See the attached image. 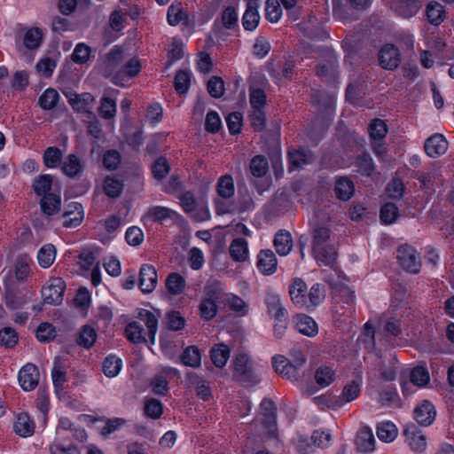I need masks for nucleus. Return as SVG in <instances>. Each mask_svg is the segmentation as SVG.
<instances>
[{
	"label": "nucleus",
	"instance_id": "nucleus-1",
	"mask_svg": "<svg viewBox=\"0 0 454 454\" xmlns=\"http://www.w3.org/2000/svg\"><path fill=\"white\" fill-rule=\"evenodd\" d=\"M159 313L145 309H141L137 313L138 319L146 326L143 328L140 322L132 321L125 328L127 339L134 344H154L158 331Z\"/></svg>",
	"mask_w": 454,
	"mask_h": 454
},
{
	"label": "nucleus",
	"instance_id": "nucleus-2",
	"mask_svg": "<svg viewBox=\"0 0 454 454\" xmlns=\"http://www.w3.org/2000/svg\"><path fill=\"white\" fill-rule=\"evenodd\" d=\"M235 378L247 387H254L262 381L263 368L247 354H237L233 360Z\"/></svg>",
	"mask_w": 454,
	"mask_h": 454
},
{
	"label": "nucleus",
	"instance_id": "nucleus-3",
	"mask_svg": "<svg viewBox=\"0 0 454 454\" xmlns=\"http://www.w3.org/2000/svg\"><path fill=\"white\" fill-rule=\"evenodd\" d=\"M223 289L220 283H211L205 286L203 297L199 305L200 315L206 321L212 320L218 313V301Z\"/></svg>",
	"mask_w": 454,
	"mask_h": 454
},
{
	"label": "nucleus",
	"instance_id": "nucleus-4",
	"mask_svg": "<svg viewBox=\"0 0 454 454\" xmlns=\"http://www.w3.org/2000/svg\"><path fill=\"white\" fill-rule=\"evenodd\" d=\"M260 417L255 419L254 426L257 427L258 424L262 425V431L259 432L260 435H265L268 438L277 437V421L275 403L270 399H263L260 404Z\"/></svg>",
	"mask_w": 454,
	"mask_h": 454
},
{
	"label": "nucleus",
	"instance_id": "nucleus-5",
	"mask_svg": "<svg viewBox=\"0 0 454 454\" xmlns=\"http://www.w3.org/2000/svg\"><path fill=\"white\" fill-rule=\"evenodd\" d=\"M142 184L143 178L137 168H132L123 176L115 173V199L121 194L125 187L129 192H135L140 189Z\"/></svg>",
	"mask_w": 454,
	"mask_h": 454
},
{
	"label": "nucleus",
	"instance_id": "nucleus-6",
	"mask_svg": "<svg viewBox=\"0 0 454 454\" xmlns=\"http://www.w3.org/2000/svg\"><path fill=\"white\" fill-rule=\"evenodd\" d=\"M66 289L65 281L61 278H50L42 289L43 301L50 305H59L63 301Z\"/></svg>",
	"mask_w": 454,
	"mask_h": 454
},
{
	"label": "nucleus",
	"instance_id": "nucleus-7",
	"mask_svg": "<svg viewBox=\"0 0 454 454\" xmlns=\"http://www.w3.org/2000/svg\"><path fill=\"white\" fill-rule=\"evenodd\" d=\"M397 260L404 270L411 274L419 272L421 264L413 247L408 245L400 246L397 250Z\"/></svg>",
	"mask_w": 454,
	"mask_h": 454
},
{
	"label": "nucleus",
	"instance_id": "nucleus-8",
	"mask_svg": "<svg viewBox=\"0 0 454 454\" xmlns=\"http://www.w3.org/2000/svg\"><path fill=\"white\" fill-rule=\"evenodd\" d=\"M83 218V207L79 202L67 204L60 216L61 224L65 228H75L79 226L82 223Z\"/></svg>",
	"mask_w": 454,
	"mask_h": 454
},
{
	"label": "nucleus",
	"instance_id": "nucleus-9",
	"mask_svg": "<svg viewBox=\"0 0 454 454\" xmlns=\"http://www.w3.org/2000/svg\"><path fill=\"white\" fill-rule=\"evenodd\" d=\"M141 70V63L136 57L130 58L121 68L115 72V86L124 87Z\"/></svg>",
	"mask_w": 454,
	"mask_h": 454
},
{
	"label": "nucleus",
	"instance_id": "nucleus-10",
	"mask_svg": "<svg viewBox=\"0 0 454 454\" xmlns=\"http://www.w3.org/2000/svg\"><path fill=\"white\" fill-rule=\"evenodd\" d=\"M362 386L363 377L359 372L354 380L344 385L340 396L336 400V407H341L345 403L356 400L361 392Z\"/></svg>",
	"mask_w": 454,
	"mask_h": 454
},
{
	"label": "nucleus",
	"instance_id": "nucleus-11",
	"mask_svg": "<svg viewBox=\"0 0 454 454\" xmlns=\"http://www.w3.org/2000/svg\"><path fill=\"white\" fill-rule=\"evenodd\" d=\"M18 380L24 391L35 389L39 382L38 368L33 364H27L19 372Z\"/></svg>",
	"mask_w": 454,
	"mask_h": 454
},
{
	"label": "nucleus",
	"instance_id": "nucleus-12",
	"mask_svg": "<svg viewBox=\"0 0 454 454\" xmlns=\"http://www.w3.org/2000/svg\"><path fill=\"white\" fill-rule=\"evenodd\" d=\"M403 434L405 441L413 451L423 452L426 450V436L416 425H407L404 428Z\"/></svg>",
	"mask_w": 454,
	"mask_h": 454
},
{
	"label": "nucleus",
	"instance_id": "nucleus-13",
	"mask_svg": "<svg viewBox=\"0 0 454 454\" xmlns=\"http://www.w3.org/2000/svg\"><path fill=\"white\" fill-rule=\"evenodd\" d=\"M268 313L278 323H285L287 311L281 302L280 296L274 292H268L265 296Z\"/></svg>",
	"mask_w": 454,
	"mask_h": 454
},
{
	"label": "nucleus",
	"instance_id": "nucleus-14",
	"mask_svg": "<svg viewBox=\"0 0 454 454\" xmlns=\"http://www.w3.org/2000/svg\"><path fill=\"white\" fill-rule=\"evenodd\" d=\"M158 278L155 268L151 264H144L140 268L138 286L144 294L152 293L157 286Z\"/></svg>",
	"mask_w": 454,
	"mask_h": 454
},
{
	"label": "nucleus",
	"instance_id": "nucleus-15",
	"mask_svg": "<svg viewBox=\"0 0 454 454\" xmlns=\"http://www.w3.org/2000/svg\"><path fill=\"white\" fill-rule=\"evenodd\" d=\"M380 66L388 70H393L400 64V54L398 49L393 44H386L379 53Z\"/></svg>",
	"mask_w": 454,
	"mask_h": 454
},
{
	"label": "nucleus",
	"instance_id": "nucleus-16",
	"mask_svg": "<svg viewBox=\"0 0 454 454\" xmlns=\"http://www.w3.org/2000/svg\"><path fill=\"white\" fill-rule=\"evenodd\" d=\"M426 153L431 158H437L446 153L448 141L439 133L428 137L424 145Z\"/></svg>",
	"mask_w": 454,
	"mask_h": 454
},
{
	"label": "nucleus",
	"instance_id": "nucleus-17",
	"mask_svg": "<svg viewBox=\"0 0 454 454\" xmlns=\"http://www.w3.org/2000/svg\"><path fill=\"white\" fill-rule=\"evenodd\" d=\"M308 287L306 283L301 279H294L293 285L289 288V294L294 304L301 309H309V301L307 299Z\"/></svg>",
	"mask_w": 454,
	"mask_h": 454
},
{
	"label": "nucleus",
	"instance_id": "nucleus-18",
	"mask_svg": "<svg viewBox=\"0 0 454 454\" xmlns=\"http://www.w3.org/2000/svg\"><path fill=\"white\" fill-rule=\"evenodd\" d=\"M256 266L263 275L270 276L276 272L278 260L275 254L270 250H262L257 255Z\"/></svg>",
	"mask_w": 454,
	"mask_h": 454
},
{
	"label": "nucleus",
	"instance_id": "nucleus-19",
	"mask_svg": "<svg viewBox=\"0 0 454 454\" xmlns=\"http://www.w3.org/2000/svg\"><path fill=\"white\" fill-rule=\"evenodd\" d=\"M259 0H248L242 16V26L247 31H254L259 25Z\"/></svg>",
	"mask_w": 454,
	"mask_h": 454
},
{
	"label": "nucleus",
	"instance_id": "nucleus-20",
	"mask_svg": "<svg viewBox=\"0 0 454 454\" xmlns=\"http://www.w3.org/2000/svg\"><path fill=\"white\" fill-rule=\"evenodd\" d=\"M272 366L276 372L288 380H295L299 377L296 366L282 355H276L272 357Z\"/></svg>",
	"mask_w": 454,
	"mask_h": 454
},
{
	"label": "nucleus",
	"instance_id": "nucleus-21",
	"mask_svg": "<svg viewBox=\"0 0 454 454\" xmlns=\"http://www.w3.org/2000/svg\"><path fill=\"white\" fill-rule=\"evenodd\" d=\"M436 416V411L432 403L424 401L414 410V418L416 421L422 426L431 425Z\"/></svg>",
	"mask_w": 454,
	"mask_h": 454
},
{
	"label": "nucleus",
	"instance_id": "nucleus-22",
	"mask_svg": "<svg viewBox=\"0 0 454 454\" xmlns=\"http://www.w3.org/2000/svg\"><path fill=\"white\" fill-rule=\"evenodd\" d=\"M312 255L319 266L332 267L337 258V252L333 245L323 246L312 250Z\"/></svg>",
	"mask_w": 454,
	"mask_h": 454
},
{
	"label": "nucleus",
	"instance_id": "nucleus-23",
	"mask_svg": "<svg viewBox=\"0 0 454 454\" xmlns=\"http://www.w3.org/2000/svg\"><path fill=\"white\" fill-rule=\"evenodd\" d=\"M35 422L27 413H20L13 425L14 432L21 437H29L35 432Z\"/></svg>",
	"mask_w": 454,
	"mask_h": 454
},
{
	"label": "nucleus",
	"instance_id": "nucleus-24",
	"mask_svg": "<svg viewBox=\"0 0 454 454\" xmlns=\"http://www.w3.org/2000/svg\"><path fill=\"white\" fill-rule=\"evenodd\" d=\"M294 320L295 327L300 333L308 337H314L317 334V324L311 317L301 314L297 315Z\"/></svg>",
	"mask_w": 454,
	"mask_h": 454
},
{
	"label": "nucleus",
	"instance_id": "nucleus-25",
	"mask_svg": "<svg viewBox=\"0 0 454 454\" xmlns=\"http://www.w3.org/2000/svg\"><path fill=\"white\" fill-rule=\"evenodd\" d=\"M65 96L74 110L80 113L88 112L90 105L93 101V97L90 93L76 94L68 92Z\"/></svg>",
	"mask_w": 454,
	"mask_h": 454
},
{
	"label": "nucleus",
	"instance_id": "nucleus-26",
	"mask_svg": "<svg viewBox=\"0 0 454 454\" xmlns=\"http://www.w3.org/2000/svg\"><path fill=\"white\" fill-rule=\"evenodd\" d=\"M225 304L236 316L245 317L248 314L249 305L239 295L229 293L225 294Z\"/></svg>",
	"mask_w": 454,
	"mask_h": 454
},
{
	"label": "nucleus",
	"instance_id": "nucleus-27",
	"mask_svg": "<svg viewBox=\"0 0 454 454\" xmlns=\"http://www.w3.org/2000/svg\"><path fill=\"white\" fill-rule=\"evenodd\" d=\"M178 214L166 207L153 206L150 207L144 216V219H150L159 223H163L168 219H174Z\"/></svg>",
	"mask_w": 454,
	"mask_h": 454
},
{
	"label": "nucleus",
	"instance_id": "nucleus-28",
	"mask_svg": "<svg viewBox=\"0 0 454 454\" xmlns=\"http://www.w3.org/2000/svg\"><path fill=\"white\" fill-rule=\"evenodd\" d=\"M229 250L231 258L235 262H245L249 256L248 243L243 238L234 239Z\"/></svg>",
	"mask_w": 454,
	"mask_h": 454
},
{
	"label": "nucleus",
	"instance_id": "nucleus-29",
	"mask_svg": "<svg viewBox=\"0 0 454 454\" xmlns=\"http://www.w3.org/2000/svg\"><path fill=\"white\" fill-rule=\"evenodd\" d=\"M274 247L280 256L287 255L292 249L293 240L291 234L286 231H279L274 238Z\"/></svg>",
	"mask_w": 454,
	"mask_h": 454
},
{
	"label": "nucleus",
	"instance_id": "nucleus-30",
	"mask_svg": "<svg viewBox=\"0 0 454 454\" xmlns=\"http://www.w3.org/2000/svg\"><path fill=\"white\" fill-rule=\"evenodd\" d=\"M310 153L303 149L292 150L288 153V169L294 171L307 165L310 160Z\"/></svg>",
	"mask_w": 454,
	"mask_h": 454
},
{
	"label": "nucleus",
	"instance_id": "nucleus-31",
	"mask_svg": "<svg viewBox=\"0 0 454 454\" xmlns=\"http://www.w3.org/2000/svg\"><path fill=\"white\" fill-rule=\"evenodd\" d=\"M334 192L340 200L347 201L350 200L355 192L353 182L347 177L338 178L335 183Z\"/></svg>",
	"mask_w": 454,
	"mask_h": 454
},
{
	"label": "nucleus",
	"instance_id": "nucleus-32",
	"mask_svg": "<svg viewBox=\"0 0 454 454\" xmlns=\"http://www.w3.org/2000/svg\"><path fill=\"white\" fill-rule=\"evenodd\" d=\"M231 350L229 347L223 343H219L211 348L210 357L213 364L218 367L223 368L227 364L230 358Z\"/></svg>",
	"mask_w": 454,
	"mask_h": 454
},
{
	"label": "nucleus",
	"instance_id": "nucleus-33",
	"mask_svg": "<svg viewBox=\"0 0 454 454\" xmlns=\"http://www.w3.org/2000/svg\"><path fill=\"white\" fill-rule=\"evenodd\" d=\"M393 8L400 16L411 18L418 12L420 5L418 0H396Z\"/></svg>",
	"mask_w": 454,
	"mask_h": 454
},
{
	"label": "nucleus",
	"instance_id": "nucleus-34",
	"mask_svg": "<svg viewBox=\"0 0 454 454\" xmlns=\"http://www.w3.org/2000/svg\"><path fill=\"white\" fill-rule=\"evenodd\" d=\"M216 192L221 199H231L235 193V185L231 175H223L219 177L216 184Z\"/></svg>",
	"mask_w": 454,
	"mask_h": 454
},
{
	"label": "nucleus",
	"instance_id": "nucleus-35",
	"mask_svg": "<svg viewBox=\"0 0 454 454\" xmlns=\"http://www.w3.org/2000/svg\"><path fill=\"white\" fill-rule=\"evenodd\" d=\"M336 373L333 367L322 364L315 372L316 383L321 387L330 386L335 380Z\"/></svg>",
	"mask_w": 454,
	"mask_h": 454
},
{
	"label": "nucleus",
	"instance_id": "nucleus-36",
	"mask_svg": "<svg viewBox=\"0 0 454 454\" xmlns=\"http://www.w3.org/2000/svg\"><path fill=\"white\" fill-rule=\"evenodd\" d=\"M426 14L428 21L434 25H440L445 18V9L443 5L436 1H431L426 8Z\"/></svg>",
	"mask_w": 454,
	"mask_h": 454
},
{
	"label": "nucleus",
	"instance_id": "nucleus-37",
	"mask_svg": "<svg viewBox=\"0 0 454 454\" xmlns=\"http://www.w3.org/2000/svg\"><path fill=\"white\" fill-rule=\"evenodd\" d=\"M97 332L90 325H83L76 337V343L78 346L89 349L91 348L97 340Z\"/></svg>",
	"mask_w": 454,
	"mask_h": 454
},
{
	"label": "nucleus",
	"instance_id": "nucleus-38",
	"mask_svg": "<svg viewBox=\"0 0 454 454\" xmlns=\"http://www.w3.org/2000/svg\"><path fill=\"white\" fill-rule=\"evenodd\" d=\"M411 383L419 388L426 387L430 381V375L427 369L421 365H417L410 371Z\"/></svg>",
	"mask_w": 454,
	"mask_h": 454
},
{
	"label": "nucleus",
	"instance_id": "nucleus-39",
	"mask_svg": "<svg viewBox=\"0 0 454 454\" xmlns=\"http://www.w3.org/2000/svg\"><path fill=\"white\" fill-rule=\"evenodd\" d=\"M41 208L47 215H52L59 212L61 205V199L54 193H48L41 199Z\"/></svg>",
	"mask_w": 454,
	"mask_h": 454
},
{
	"label": "nucleus",
	"instance_id": "nucleus-40",
	"mask_svg": "<svg viewBox=\"0 0 454 454\" xmlns=\"http://www.w3.org/2000/svg\"><path fill=\"white\" fill-rule=\"evenodd\" d=\"M377 436L385 442H393L397 436V428L391 421H383L377 426Z\"/></svg>",
	"mask_w": 454,
	"mask_h": 454
},
{
	"label": "nucleus",
	"instance_id": "nucleus-41",
	"mask_svg": "<svg viewBox=\"0 0 454 454\" xmlns=\"http://www.w3.org/2000/svg\"><path fill=\"white\" fill-rule=\"evenodd\" d=\"M62 172L68 177H75L82 171V166L79 158L74 154H69L62 164Z\"/></svg>",
	"mask_w": 454,
	"mask_h": 454
},
{
	"label": "nucleus",
	"instance_id": "nucleus-42",
	"mask_svg": "<svg viewBox=\"0 0 454 454\" xmlns=\"http://www.w3.org/2000/svg\"><path fill=\"white\" fill-rule=\"evenodd\" d=\"M56 248L52 244L43 245L37 253L38 263L42 268L47 269L54 262Z\"/></svg>",
	"mask_w": 454,
	"mask_h": 454
},
{
	"label": "nucleus",
	"instance_id": "nucleus-43",
	"mask_svg": "<svg viewBox=\"0 0 454 454\" xmlns=\"http://www.w3.org/2000/svg\"><path fill=\"white\" fill-rule=\"evenodd\" d=\"M185 279L179 273L172 272L166 279V288L173 295L180 294L185 287Z\"/></svg>",
	"mask_w": 454,
	"mask_h": 454
},
{
	"label": "nucleus",
	"instance_id": "nucleus-44",
	"mask_svg": "<svg viewBox=\"0 0 454 454\" xmlns=\"http://www.w3.org/2000/svg\"><path fill=\"white\" fill-rule=\"evenodd\" d=\"M182 363L192 368H198L201 364V354L198 348L195 346L187 347L182 356Z\"/></svg>",
	"mask_w": 454,
	"mask_h": 454
},
{
	"label": "nucleus",
	"instance_id": "nucleus-45",
	"mask_svg": "<svg viewBox=\"0 0 454 454\" xmlns=\"http://www.w3.org/2000/svg\"><path fill=\"white\" fill-rule=\"evenodd\" d=\"M375 439L371 429L362 430L356 438V445L360 451L369 452L374 450Z\"/></svg>",
	"mask_w": 454,
	"mask_h": 454
},
{
	"label": "nucleus",
	"instance_id": "nucleus-46",
	"mask_svg": "<svg viewBox=\"0 0 454 454\" xmlns=\"http://www.w3.org/2000/svg\"><path fill=\"white\" fill-rule=\"evenodd\" d=\"M192 74L187 70H179L174 80V86L176 92L184 95L188 92L191 86Z\"/></svg>",
	"mask_w": 454,
	"mask_h": 454
},
{
	"label": "nucleus",
	"instance_id": "nucleus-47",
	"mask_svg": "<svg viewBox=\"0 0 454 454\" xmlns=\"http://www.w3.org/2000/svg\"><path fill=\"white\" fill-rule=\"evenodd\" d=\"M390 312L383 315L380 318L384 322V331L394 337H397L402 333V325L399 318L389 315Z\"/></svg>",
	"mask_w": 454,
	"mask_h": 454
},
{
	"label": "nucleus",
	"instance_id": "nucleus-48",
	"mask_svg": "<svg viewBox=\"0 0 454 454\" xmlns=\"http://www.w3.org/2000/svg\"><path fill=\"white\" fill-rule=\"evenodd\" d=\"M283 12L279 0H266L265 18L271 23H277L280 20Z\"/></svg>",
	"mask_w": 454,
	"mask_h": 454
},
{
	"label": "nucleus",
	"instance_id": "nucleus-49",
	"mask_svg": "<svg viewBox=\"0 0 454 454\" xmlns=\"http://www.w3.org/2000/svg\"><path fill=\"white\" fill-rule=\"evenodd\" d=\"M144 411L146 417L152 419H158L163 413V404L155 398L145 399Z\"/></svg>",
	"mask_w": 454,
	"mask_h": 454
},
{
	"label": "nucleus",
	"instance_id": "nucleus-50",
	"mask_svg": "<svg viewBox=\"0 0 454 454\" xmlns=\"http://www.w3.org/2000/svg\"><path fill=\"white\" fill-rule=\"evenodd\" d=\"M4 300L7 308L10 309H17L25 303V300L20 293L10 286H5Z\"/></svg>",
	"mask_w": 454,
	"mask_h": 454
},
{
	"label": "nucleus",
	"instance_id": "nucleus-51",
	"mask_svg": "<svg viewBox=\"0 0 454 454\" xmlns=\"http://www.w3.org/2000/svg\"><path fill=\"white\" fill-rule=\"evenodd\" d=\"M59 100V94L54 89H47L40 96L38 104L43 110L54 108Z\"/></svg>",
	"mask_w": 454,
	"mask_h": 454
},
{
	"label": "nucleus",
	"instance_id": "nucleus-52",
	"mask_svg": "<svg viewBox=\"0 0 454 454\" xmlns=\"http://www.w3.org/2000/svg\"><path fill=\"white\" fill-rule=\"evenodd\" d=\"M371 140H383L387 133V126L383 120L374 119L368 127Z\"/></svg>",
	"mask_w": 454,
	"mask_h": 454
},
{
	"label": "nucleus",
	"instance_id": "nucleus-53",
	"mask_svg": "<svg viewBox=\"0 0 454 454\" xmlns=\"http://www.w3.org/2000/svg\"><path fill=\"white\" fill-rule=\"evenodd\" d=\"M62 160V152L56 146L48 147L43 153V162L47 168H58Z\"/></svg>",
	"mask_w": 454,
	"mask_h": 454
},
{
	"label": "nucleus",
	"instance_id": "nucleus-54",
	"mask_svg": "<svg viewBox=\"0 0 454 454\" xmlns=\"http://www.w3.org/2000/svg\"><path fill=\"white\" fill-rule=\"evenodd\" d=\"M399 209L393 202L384 204L380 212V218L382 223L391 224L394 223L398 216Z\"/></svg>",
	"mask_w": 454,
	"mask_h": 454
},
{
	"label": "nucleus",
	"instance_id": "nucleus-55",
	"mask_svg": "<svg viewBox=\"0 0 454 454\" xmlns=\"http://www.w3.org/2000/svg\"><path fill=\"white\" fill-rule=\"evenodd\" d=\"M312 250L323 247V246L331 245L328 240L330 239V231L326 227L317 226L313 230L312 235Z\"/></svg>",
	"mask_w": 454,
	"mask_h": 454
},
{
	"label": "nucleus",
	"instance_id": "nucleus-56",
	"mask_svg": "<svg viewBox=\"0 0 454 454\" xmlns=\"http://www.w3.org/2000/svg\"><path fill=\"white\" fill-rule=\"evenodd\" d=\"M269 168L268 160L263 155H256L252 158L250 162V171L255 177L265 176Z\"/></svg>",
	"mask_w": 454,
	"mask_h": 454
},
{
	"label": "nucleus",
	"instance_id": "nucleus-57",
	"mask_svg": "<svg viewBox=\"0 0 454 454\" xmlns=\"http://www.w3.org/2000/svg\"><path fill=\"white\" fill-rule=\"evenodd\" d=\"M43 41V32L38 27L28 29L24 35V44L29 50L37 49Z\"/></svg>",
	"mask_w": 454,
	"mask_h": 454
},
{
	"label": "nucleus",
	"instance_id": "nucleus-58",
	"mask_svg": "<svg viewBox=\"0 0 454 454\" xmlns=\"http://www.w3.org/2000/svg\"><path fill=\"white\" fill-rule=\"evenodd\" d=\"M36 338L40 342L48 343L57 336L56 328L50 323H42L36 329Z\"/></svg>",
	"mask_w": 454,
	"mask_h": 454
},
{
	"label": "nucleus",
	"instance_id": "nucleus-59",
	"mask_svg": "<svg viewBox=\"0 0 454 454\" xmlns=\"http://www.w3.org/2000/svg\"><path fill=\"white\" fill-rule=\"evenodd\" d=\"M52 178L50 175H41L33 183V188L36 195L42 198L50 193L51 189Z\"/></svg>",
	"mask_w": 454,
	"mask_h": 454
},
{
	"label": "nucleus",
	"instance_id": "nucleus-60",
	"mask_svg": "<svg viewBox=\"0 0 454 454\" xmlns=\"http://www.w3.org/2000/svg\"><path fill=\"white\" fill-rule=\"evenodd\" d=\"M184 57V44L181 39L173 38L168 51V67Z\"/></svg>",
	"mask_w": 454,
	"mask_h": 454
},
{
	"label": "nucleus",
	"instance_id": "nucleus-61",
	"mask_svg": "<svg viewBox=\"0 0 454 454\" xmlns=\"http://www.w3.org/2000/svg\"><path fill=\"white\" fill-rule=\"evenodd\" d=\"M358 172L365 176H371L375 170L373 160L368 153H363L356 159Z\"/></svg>",
	"mask_w": 454,
	"mask_h": 454
},
{
	"label": "nucleus",
	"instance_id": "nucleus-62",
	"mask_svg": "<svg viewBox=\"0 0 454 454\" xmlns=\"http://www.w3.org/2000/svg\"><path fill=\"white\" fill-rule=\"evenodd\" d=\"M325 298V286L320 283L314 284L308 294L307 299L309 301V308L311 307H317L318 306Z\"/></svg>",
	"mask_w": 454,
	"mask_h": 454
},
{
	"label": "nucleus",
	"instance_id": "nucleus-63",
	"mask_svg": "<svg viewBox=\"0 0 454 454\" xmlns=\"http://www.w3.org/2000/svg\"><path fill=\"white\" fill-rule=\"evenodd\" d=\"M98 72L106 78L111 77L114 74V49L100 57Z\"/></svg>",
	"mask_w": 454,
	"mask_h": 454
},
{
	"label": "nucleus",
	"instance_id": "nucleus-64",
	"mask_svg": "<svg viewBox=\"0 0 454 454\" xmlns=\"http://www.w3.org/2000/svg\"><path fill=\"white\" fill-rule=\"evenodd\" d=\"M222 23L226 29H234L238 25V12L234 6H227L222 12Z\"/></svg>",
	"mask_w": 454,
	"mask_h": 454
}]
</instances>
